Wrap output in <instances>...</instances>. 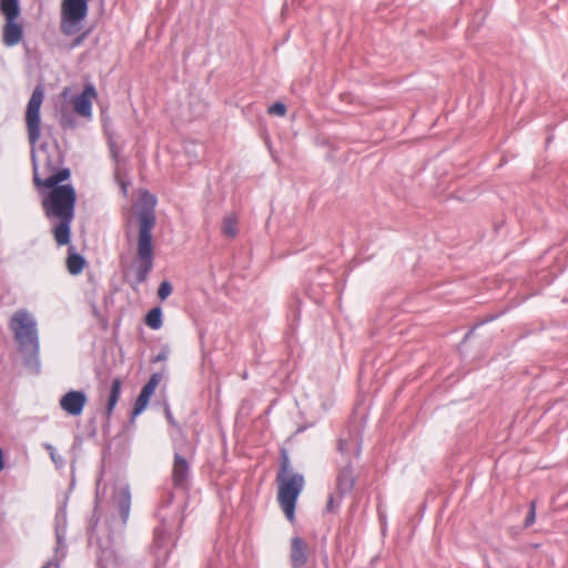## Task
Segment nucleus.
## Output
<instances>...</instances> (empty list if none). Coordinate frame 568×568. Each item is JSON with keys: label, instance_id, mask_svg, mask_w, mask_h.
<instances>
[{"label": "nucleus", "instance_id": "f257e3e1", "mask_svg": "<svg viewBox=\"0 0 568 568\" xmlns=\"http://www.w3.org/2000/svg\"><path fill=\"white\" fill-rule=\"evenodd\" d=\"M43 99L44 91L42 87H36L27 104L26 124L29 143L31 145L33 180L37 186L52 189L42 200V206L45 216L50 221H59L53 226L52 232L57 244L63 246L70 242L77 194L73 186L70 184L58 185L70 176L69 169L57 170L58 165L61 163L58 149H53V154H50L48 148L44 145L36 149L41 135L40 109Z\"/></svg>", "mask_w": 568, "mask_h": 568}, {"label": "nucleus", "instance_id": "f03ea898", "mask_svg": "<svg viewBox=\"0 0 568 568\" xmlns=\"http://www.w3.org/2000/svg\"><path fill=\"white\" fill-rule=\"evenodd\" d=\"M19 352L24 364L33 372L40 369L39 335L36 318L24 308L14 312L9 321Z\"/></svg>", "mask_w": 568, "mask_h": 568}, {"label": "nucleus", "instance_id": "7ed1b4c3", "mask_svg": "<svg viewBox=\"0 0 568 568\" xmlns=\"http://www.w3.org/2000/svg\"><path fill=\"white\" fill-rule=\"evenodd\" d=\"M276 479L278 484L277 499L280 506L286 518L293 523L295 519L296 501L304 487V477L293 470L286 452L282 453Z\"/></svg>", "mask_w": 568, "mask_h": 568}, {"label": "nucleus", "instance_id": "20e7f679", "mask_svg": "<svg viewBox=\"0 0 568 568\" xmlns=\"http://www.w3.org/2000/svg\"><path fill=\"white\" fill-rule=\"evenodd\" d=\"M138 256L133 263V270L135 283L141 284L146 281L153 267L152 230L155 225V215L153 210H143L138 214Z\"/></svg>", "mask_w": 568, "mask_h": 568}, {"label": "nucleus", "instance_id": "39448f33", "mask_svg": "<svg viewBox=\"0 0 568 568\" xmlns=\"http://www.w3.org/2000/svg\"><path fill=\"white\" fill-rule=\"evenodd\" d=\"M362 442L357 435H349L348 438L338 440V450L345 457V465L341 467L336 477V488L341 496L346 495L354 488L356 478L353 473L349 456H359Z\"/></svg>", "mask_w": 568, "mask_h": 568}, {"label": "nucleus", "instance_id": "423d86ee", "mask_svg": "<svg viewBox=\"0 0 568 568\" xmlns=\"http://www.w3.org/2000/svg\"><path fill=\"white\" fill-rule=\"evenodd\" d=\"M173 495L170 494L168 499L159 507L158 518L160 526L154 530V544L158 549H164L168 552V547L174 540V534L179 529L182 517L180 515V507H175L172 511H168L171 505Z\"/></svg>", "mask_w": 568, "mask_h": 568}, {"label": "nucleus", "instance_id": "0eeeda50", "mask_svg": "<svg viewBox=\"0 0 568 568\" xmlns=\"http://www.w3.org/2000/svg\"><path fill=\"white\" fill-rule=\"evenodd\" d=\"M89 0H62L61 31L65 36H73L82 29V22L88 16Z\"/></svg>", "mask_w": 568, "mask_h": 568}, {"label": "nucleus", "instance_id": "6e6552de", "mask_svg": "<svg viewBox=\"0 0 568 568\" xmlns=\"http://www.w3.org/2000/svg\"><path fill=\"white\" fill-rule=\"evenodd\" d=\"M68 526L67 503L59 506L54 517V531L57 538L55 557L57 559L48 561L42 568H59L60 559L65 556V535Z\"/></svg>", "mask_w": 568, "mask_h": 568}, {"label": "nucleus", "instance_id": "1a4fd4ad", "mask_svg": "<svg viewBox=\"0 0 568 568\" xmlns=\"http://www.w3.org/2000/svg\"><path fill=\"white\" fill-rule=\"evenodd\" d=\"M88 403V395L82 389H70L59 399L60 408L69 416H80Z\"/></svg>", "mask_w": 568, "mask_h": 568}, {"label": "nucleus", "instance_id": "9d476101", "mask_svg": "<svg viewBox=\"0 0 568 568\" xmlns=\"http://www.w3.org/2000/svg\"><path fill=\"white\" fill-rule=\"evenodd\" d=\"M97 97L98 92L95 87L92 83H88L80 94H77L72 98L71 102L74 112L87 120H91L92 105Z\"/></svg>", "mask_w": 568, "mask_h": 568}, {"label": "nucleus", "instance_id": "9b49d317", "mask_svg": "<svg viewBox=\"0 0 568 568\" xmlns=\"http://www.w3.org/2000/svg\"><path fill=\"white\" fill-rule=\"evenodd\" d=\"M291 565L292 568H302L308 559V546L301 537L291 539Z\"/></svg>", "mask_w": 568, "mask_h": 568}, {"label": "nucleus", "instance_id": "f8f14e48", "mask_svg": "<svg viewBox=\"0 0 568 568\" xmlns=\"http://www.w3.org/2000/svg\"><path fill=\"white\" fill-rule=\"evenodd\" d=\"M190 475V465L179 453L174 454L172 480L175 487L184 488Z\"/></svg>", "mask_w": 568, "mask_h": 568}, {"label": "nucleus", "instance_id": "ddd939ff", "mask_svg": "<svg viewBox=\"0 0 568 568\" xmlns=\"http://www.w3.org/2000/svg\"><path fill=\"white\" fill-rule=\"evenodd\" d=\"M23 37V29L21 24L16 22V19L6 18L3 27V43L7 47L17 45Z\"/></svg>", "mask_w": 568, "mask_h": 568}, {"label": "nucleus", "instance_id": "4468645a", "mask_svg": "<svg viewBox=\"0 0 568 568\" xmlns=\"http://www.w3.org/2000/svg\"><path fill=\"white\" fill-rule=\"evenodd\" d=\"M115 499L118 503L122 525H125L129 519L131 508V493L128 485H122L116 489Z\"/></svg>", "mask_w": 568, "mask_h": 568}, {"label": "nucleus", "instance_id": "2eb2a0df", "mask_svg": "<svg viewBox=\"0 0 568 568\" xmlns=\"http://www.w3.org/2000/svg\"><path fill=\"white\" fill-rule=\"evenodd\" d=\"M71 250L72 247L69 250V255L67 257V267L72 275H78L83 271L85 260L82 255L74 253Z\"/></svg>", "mask_w": 568, "mask_h": 568}, {"label": "nucleus", "instance_id": "dca6fc26", "mask_svg": "<svg viewBox=\"0 0 568 568\" xmlns=\"http://www.w3.org/2000/svg\"><path fill=\"white\" fill-rule=\"evenodd\" d=\"M121 387H122V384H121V381L119 378H114L111 383V388H110V393H109V397H108V405H106V415L110 416L118 402H119V398H120V395H121Z\"/></svg>", "mask_w": 568, "mask_h": 568}, {"label": "nucleus", "instance_id": "f3484780", "mask_svg": "<svg viewBox=\"0 0 568 568\" xmlns=\"http://www.w3.org/2000/svg\"><path fill=\"white\" fill-rule=\"evenodd\" d=\"M222 233L227 237H235L237 234V216L235 214H229L223 219Z\"/></svg>", "mask_w": 568, "mask_h": 568}, {"label": "nucleus", "instance_id": "a211bd4d", "mask_svg": "<svg viewBox=\"0 0 568 568\" xmlns=\"http://www.w3.org/2000/svg\"><path fill=\"white\" fill-rule=\"evenodd\" d=\"M0 9L10 19H17L20 12L18 0H0Z\"/></svg>", "mask_w": 568, "mask_h": 568}, {"label": "nucleus", "instance_id": "6ab92c4d", "mask_svg": "<svg viewBox=\"0 0 568 568\" xmlns=\"http://www.w3.org/2000/svg\"><path fill=\"white\" fill-rule=\"evenodd\" d=\"M145 324L152 329L162 327V311L160 307H153L145 316Z\"/></svg>", "mask_w": 568, "mask_h": 568}, {"label": "nucleus", "instance_id": "aec40b11", "mask_svg": "<svg viewBox=\"0 0 568 568\" xmlns=\"http://www.w3.org/2000/svg\"><path fill=\"white\" fill-rule=\"evenodd\" d=\"M152 395V392L142 387L141 393L134 403L133 416L140 415L145 409Z\"/></svg>", "mask_w": 568, "mask_h": 568}, {"label": "nucleus", "instance_id": "412c9836", "mask_svg": "<svg viewBox=\"0 0 568 568\" xmlns=\"http://www.w3.org/2000/svg\"><path fill=\"white\" fill-rule=\"evenodd\" d=\"M44 448L49 452L50 457L54 465L57 466V468H61L64 466V458L57 453L55 448L51 444H44Z\"/></svg>", "mask_w": 568, "mask_h": 568}, {"label": "nucleus", "instance_id": "4be33fe9", "mask_svg": "<svg viewBox=\"0 0 568 568\" xmlns=\"http://www.w3.org/2000/svg\"><path fill=\"white\" fill-rule=\"evenodd\" d=\"M172 284L169 281H163L158 288V297L164 301L172 294Z\"/></svg>", "mask_w": 568, "mask_h": 568}, {"label": "nucleus", "instance_id": "5701e85b", "mask_svg": "<svg viewBox=\"0 0 568 568\" xmlns=\"http://www.w3.org/2000/svg\"><path fill=\"white\" fill-rule=\"evenodd\" d=\"M161 379H162V375L160 373H154V374H152V376L150 377V379L146 382V384L143 387L145 389L154 393L155 388L160 384Z\"/></svg>", "mask_w": 568, "mask_h": 568}, {"label": "nucleus", "instance_id": "b1692460", "mask_svg": "<svg viewBox=\"0 0 568 568\" xmlns=\"http://www.w3.org/2000/svg\"><path fill=\"white\" fill-rule=\"evenodd\" d=\"M268 113L273 115L284 116L286 113V106L282 102H275L268 108Z\"/></svg>", "mask_w": 568, "mask_h": 568}, {"label": "nucleus", "instance_id": "393cba45", "mask_svg": "<svg viewBox=\"0 0 568 568\" xmlns=\"http://www.w3.org/2000/svg\"><path fill=\"white\" fill-rule=\"evenodd\" d=\"M535 519H536V503L531 501L525 525L527 527L531 526L535 523Z\"/></svg>", "mask_w": 568, "mask_h": 568}, {"label": "nucleus", "instance_id": "a878e982", "mask_svg": "<svg viewBox=\"0 0 568 568\" xmlns=\"http://www.w3.org/2000/svg\"><path fill=\"white\" fill-rule=\"evenodd\" d=\"M88 36V32H82L81 34H79L71 43L70 48L73 49V48H77L79 45H81L83 43V41L85 40Z\"/></svg>", "mask_w": 568, "mask_h": 568}, {"label": "nucleus", "instance_id": "bb28decb", "mask_svg": "<svg viewBox=\"0 0 568 568\" xmlns=\"http://www.w3.org/2000/svg\"><path fill=\"white\" fill-rule=\"evenodd\" d=\"M169 356V349L163 348L154 358L155 362L166 361Z\"/></svg>", "mask_w": 568, "mask_h": 568}, {"label": "nucleus", "instance_id": "cd10ccee", "mask_svg": "<svg viewBox=\"0 0 568 568\" xmlns=\"http://www.w3.org/2000/svg\"><path fill=\"white\" fill-rule=\"evenodd\" d=\"M334 503H335V497L333 495H331L329 498H328V501H327V509L328 510H333Z\"/></svg>", "mask_w": 568, "mask_h": 568}, {"label": "nucleus", "instance_id": "c85d7f7f", "mask_svg": "<svg viewBox=\"0 0 568 568\" xmlns=\"http://www.w3.org/2000/svg\"><path fill=\"white\" fill-rule=\"evenodd\" d=\"M3 468H4L3 453H2V449L0 448V471L3 470Z\"/></svg>", "mask_w": 568, "mask_h": 568}, {"label": "nucleus", "instance_id": "c756f323", "mask_svg": "<svg viewBox=\"0 0 568 568\" xmlns=\"http://www.w3.org/2000/svg\"><path fill=\"white\" fill-rule=\"evenodd\" d=\"M121 187H122L123 192L125 193L126 192V184L124 182H121Z\"/></svg>", "mask_w": 568, "mask_h": 568}, {"label": "nucleus", "instance_id": "7c9ffc66", "mask_svg": "<svg viewBox=\"0 0 568 568\" xmlns=\"http://www.w3.org/2000/svg\"><path fill=\"white\" fill-rule=\"evenodd\" d=\"M166 416H168L169 420H172V416H171V412L170 410H166Z\"/></svg>", "mask_w": 568, "mask_h": 568}]
</instances>
